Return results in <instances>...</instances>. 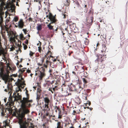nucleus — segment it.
<instances>
[{"label":"nucleus","instance_id":"63","mask_svg":"<svg viewBox=\"0 0 128 128\" xmlns=\"http://www.w3.org/2000/svg\"><path fill=\"white\" fill-rule=\"evenodd\" d=\"M70 124V123H68H68H66V124L65 125V126L66 127L69 124Z\"/></svg>","mask_w":128,"mask_h":128},{"label":"nucleus","instance_id":"35","mask_svg":"<svg viewBox=\"0 0 128 128\" xmlns=\"http://www.w3.org/2000/svg\"><path fill=\"white\" fill-rule=\"evenodd\" d=\"M4 124L5 125H4L3 126H1V124L0 125V128H4V127L5 128L6 127V126L7 124V123L6 122H4Z\"/></svg>","mask_w":128,"mask_h":128},{"label":"nucleus","instance_id":"50","mask_svg":"<svg viewBox=\"0 0 128 128\" xmlns=\"http://www.w3.org/2000/svg\"><path fill=\"white\" fill-rule=\"evenodd\" d=\"M66 23H67V24H68L69 23H72V21L71 20H68L67 21Z\"/></svg>","mask_w":128,"mask_h":128},{"label":"nucleus","instance_id":"36","mask_svg":"<svg viewBox=\"0 0 128 128\" xmlns=\"http://www.w3.org/2000/svg\"><path fill=\"white\" fill-rule=\"evenodd\" d=\"M58 29V28L57 26H55L54 28V27L52 30L54 32L55 31L56 32Z\"/></svg>","mask_w":128,"mask_h":128},{"label":"nucleus","instance_id":"44","mask_svg":"<svg viewBox=\"0 0 128 128\" xmlns=\"http://www.w3.org/2000/svg\"><path fill=\"white\" fill-rule=\"evenodd\" d=\"M18 82L19 84L20 85L21 84L22 81L20 80V79H18Z\"/></svg>","mask_w":128,"mask_h":128},{"label":"nucleus","instance_id":"10","mask_svg":"<svg viewBox=\"0 0 128 128\" xmlns=\"http://www.w3.org/2000/svg\"><path fill=\"white\" fill-rule=\"evenodd\" d=\"M5 26V28H6V30L7 32V33H8V35L9 36V37H10H10L14 36H15L14 33L12 31L10 30V31H9L8 30V28H7L6 26Z\"/></svg>","mask_w":128,"mask_h":128},{"label":"nucleus","instance_id":"45","mask_svg":"<svg viewBox=\"0 0 128 128\" xmlns=\"http://www.w3.org/2000/svg\"><path fill=\"white\" fill-rule=\"evenodd\" d=\"M7 88H8V89H5L4 91L6 92H8L9 91V90L10 89V88H9V87L8 85L7 86Z\"/></svg>","mask_w":128,"mask_h":128},{"label":"nucleus","instance_id":"27","mask_svg":"<svg viewBox=\"0 0 128 128\" xmlns=\"http://www.w3.org/2000/svg\"><path fill=\"white\" fill-rule=\"evenodd\" d=\"M36 28L38 31L41 30L42 28V25L40 24H38Z\"/></svg>","mask_w":128,"mask_h":128},{"label":"nucleus","instance_id":"11","mask_svg":"<svg viewBox=\"0 0 128 128\" xmlns=\"http://www.w3.org/2000/svg\"><path fill=\"white\" fill-rule=\"evenodd\" d=\"M24 23L23 20L20 19L18 22V27L21 28H22L24 26Z\"/></svg>","mask_w":128,"mask_h":128},{"label":"nucleus","instance_id":"30","mask_svg":"<svg viewBox=\"0 0 128 128\" xmlns=\"http://www.w3.org/2000/svg\"><path fill=\"white\" fill-rule=\"evenodd\" d=\"M89 42V40L87 38H86L84 40V43L86 45H88Z\"/></svg>","mask_w":128,"mask_h":128},{"label":"nucleus","instance_id":"49","mask_svg":"<svg viewBox=\"0 0 128 128\" xmlns=\"http://www.w3.org/2000/svg\"><path fill=\"white\" fill-rule=\"evenodd\" d=\"M18 20V18L17 17H15L14 18V20L15 22H16Z\"/></svg>","mask_w":128,"mask_h":128},{"label":"nucleus","instance_id":"56","mask_svg":"<svg viewBox=\"0 0 128 128\" xmlns=\"http://www.w3.org/2000/svg\"><path fill=\"white\" fill-rule=\"evenodd\" d=\"M48 90L49 91H50L52 92V93H53L54 92H53L52 90V88H49Z\"/></svg>","mask_w":128,"mask_h":128},{"label":"nucleus","instance_id":"18","mask_svg":"<svg viewBox=\"0 0 128 128\" xmlns=\"http://www.w3.org/2000/svg\"><path fill=\"white\" fill-rule=\"evenodd\" d=\"M79 88L80 90V91L82 90L84 88V85L82 84V83H79L78 85Z\"/></svg>","mask_w":128,"mask_h":128},{"label":"nucleus","instance_id":"5","mask_svg":"<svg viewBox=\"0 0 128 128\" xmlns=\"http://www.w3.org/2000/svg\"><path fill=\"white\" fill-rule=\"evenodd\" d=\"M13 98H10L8 101L7 102L6 104V106L7 107L6 108V109L5 110V112L6 110H7L9 112H12V106L14 104V102L13 100Z\"/></svg>","mask_w":128,"mask_h":128},{"label":"nucleus","instance_id":"12","mask_svg":"<svg viewBox=\"0 0 128 128\" xmlns=\"http://www.w3.org/2000/svg\"><path fill=\"white\" fill-rule=\"evenodd\" d=\"M55 79L56 80H54L55 83H56V85H59L60 84V80H61L60 77L59 76H57L56 78Z\"/></svg>","mask_w":128,"mask_h":128},{"label":"nucleus","instance_id":"55","mask_svg":"<svg viewBox=\"0 0 128 128\" xmlns=\"http://www.w3.org/2000/svg\"><path fill=\"white\" fill-rule=\"evenodd\" d=\"M83 98L84 99L86 100H87V98L86 96H82Z\"/></svg>","mask_w":128,"mask_h":128},{"label":"nucleus","instance_id":"61","mask_svg":"<svg viewBox=\"0 0 128 128\" xmlns=\"http://www.w3.org/2000/svg\"><path fill=\"white\" fill-rule=\"evenodd\" d=\"M81 70H82V72H84V68L83 67H82L81 68Z\"/></svg>","mask_w":128,"mask_h":128},{"label":"nucleus","instance_id":"52","mask_svg":"<svg viewBox=\"0 0 128 128\" xmlns=\"http://www.w3.org/2000/svg\"><path fill=\"white\" fill-rule=\"evenodd\" d=\"M22 30L24 32L25 34H26V32H28L27 30L25 29H23Z\"/></svg>","mask_w":128,"mask_h":128},{"label":"nucleus","instance_id":"54","mask_svg":"<svg viewBox=\"0 0 128 128\" xmlns=\"http://www.w3.org/2000/svg\"><path fill=\"white\" fill-rule=\"evenodd\" d=\"M60 112L59 113L58 116V118H62V115H60Z\"/></svg>","mask_w":128,"mask_h":128},{"label":"nucleus","instance_id":"53","mask_svg":"<svg viewBox=\"0 0 128 128\" xmlns=\"http://www.w3.org/2000/svg\"><path fill=\"white\" fill-rule=\"evenodd\" d=\"M1 114L2 115V116H4L5 115L4 110L2 111V112Z\"/></svg>","mask_w":128,"mask_h":128},{"label":"nucleus","instance_id":"33","mask_svg":"<svg viewBox=\"0 0 128 128\" xmlns=\"http://www.w3.org/2000/svg\"><path fill=\"white\" fill-rule=\"evenodd\" d=\"M39 42L40 43V44L39 46L38 47V51L40 52H41V51L42 50V48H41L40 47V46H41V42H40V41H39Z\"/></svg>","mask_w":128,"mask_h":128},{"label":"nucleus","instance_id":"58","mask_svg":"<svg viewBox=\"0 0 128 128\" xmlns=\"http://www.w3.org/2000/svg\"><path fill=\"white\" fill-rule=\"evenodd\" d=\"M25 43L26 44H28V40L26 39L25 42Z\"/></svg>","mask_w":128,"mask_h":128},{"label":"nucleus","instance_id":"34","mask_svg":"<svg viewBox=\"0 0 128 128\" xmlns=\"http://www.w3.org/2000/svg\"><path fill=\"white\" fill-rule=\"evenodd\" d=\"M35 54V52H33L32 51H30L29 55L30 57H32L34 54Z\"/></svg>","mask_w":128,"mask_h":128},{"label":"nucleus","instance_id":"64","mask_svg":"<svg viewBox=\"0 0 128 128\" xmlns=\"http://www.w3.org/2000/svg\"><path fill=\"white\" fill-rule=\"evenodd\" d=\"M49 113L48 112H47L45 114V116H48Z\"/></svg>","mask_w":128,"mask_h":128},{"label":"nucleus","instance_id":"22","mask_svg":"<svg viewBox=\"0 0 128 128\" xmlns=\"http://www.w3.org/2000/svg\"><path fill=\"white\" fill-rule=\"evenodd\" d=\"M48 104H44V110L48 111L50 110V108L48 106Z\"/></svg>","mask_w":128,"mask_h":128},{"label":"nucleus","instance_id":"13","mask_svg":"<svg viewBox=\"0 0 128 128\" xmlns=\"http://www.w3.org/2000/svg\"><path fill=\"white\" fill-rule=\"evenodd\" d=\"M81 78L84 84H86L88 83V78L86 76H82Z\"/></svg>","mask_w":128,"mask_h":128},{"label":"nucleus","instance_id":"62","mask_svg":"<svg viewBox=\"0 0 128 128\" xmlns=\"http://www.w3.org/2000/svg\"><path fill=\"white\" fill-rule=\"evenodd\" d=\"M88 103H87L86 104H88V105L89 106H90V105L91 104L90 102H89V101H88Z\"/></svg>","mask_w":128,"mask_h":128},{"label":"nucleus","instance_id":"14","mask_svg":"<svg viewBox=\"0 0 128 128\" xmlns=\"http://www.w3.org/2000/svg\"><path fill=\"white\" fill-rule=\"evenodd\" d=\"M74 100L75 102L78 105L80 104L82 102L81 100L78 96L75 98Z\"/></svg>","mask_w":128,"mask_h":128},{"label":"nucleus","instance_id":"23","mask_svg":"<svg viewBox=\"0 0 128 128\" xmlns=\"http://www.w3.org/2000/svg\"><path fill=\"white\" fill-rule=\"evenodd\" d=\"M26 70V68H22V69H20L19 70V72L20 74H22Z\"/></svg>","mask_w":128,"mask_h":128},{"label":"nucleus","instance_id":"47","mask_svg":"<svg viewBox=\"0 0 128 128\" xmlns=\"http://www.w3.org/2000/svg\"><path fill=\"white\" fill-rule=\"evenodd\" d=\"M75 4L76 5H77V6L78 7H79L80 6V5L79 4V3L78 2H75Z\"/></svg>","mask_w":128,"mask_h":128},{"label":"nucleus","instance_id":"8","mask_svg":"<svg viewBox=\"0 0 128 128\" xmlns=\"http://www.w3.org/2000/svg\"><path fill=\"white\" fill-rule=\"evenodd\" d=\"M49 19L50 21V23L51 24L54 23L57 21V20L56 17L53 16L52 14L50 13L49 16Z\"/></svg>","mask_w":128,"mask_h":128},{"label":"nucleus","instance_id":"19","mask_svg":"<svg viewBox=\"0 0 128 128\" xmlns=\"http://www.w3.org/2000/svg\"><path fill=\"white\" fill-rule=\"evenodd\" d=\"M3 22V18L2 16L0 17V27L2 30L3 29V26H2V22Z\"/></svg>","mask_w":128,"mask_h":128},{"label":"nucleus","instance_id":"48","mask_svg":"<svg viewBox=\"0 0 128 128\" xmlns=\"http://www.w3.org/2000/svg\"><path fill=\"white\" fill-rule=\"evenodd\" d=\"M40 99V96L38 95L37 94V97L36 98V99L37 100V101H38Z\"/></svg>","mask_w":128,"mask_h":128},{"label":"nucleus","instance_id":"32","mask_svg":"<svg viewBox=\"0 0 128 128\" xmlns=\"http://www.w3.org/2000/svg\"><path fill=\"white\" fill-rule=\"evenodd\" d=\"M86 108H87L88 109L89 108H90L88 106L87 107H85L84 106L82 107L80 109V110H80V112H82V109H85Z\"/></svg>","mask_w":128,"mask_h":128},{"label":"nucleus","instance_id":"28","mask_svg":"<svg viewBox=\"0 0 128 128\" xmlns=\"http://www.w3.org/2000/svg\"><path fill=\"white\" fill-rule=\"evenodd\" d=\"M62 16H63V17L64 19H65L66 18L67 16H68V14L66 12H62Z\"/></svg>","mask_w":128,"mask_h":128},{"label":"nucleus","instance_id":"4","mask_svg":"<svg viewBox=\"0 0 128 128\" xmlns=\"http://www.w3.org/2000/svg\"><path fill=\"white\" fill-rule=\"evenodd\" d=\"M36 72H38V76L40 81L42 80L43 78L46 76L45 69L43 67L39 68L38 70L36 71Z\"/></svg>","mask_w":128,"mask_h":128},{"label":"nucleus","instance_id":"29","mask_svg":"<svg viewBox=\"0 0 128 128\" xmlns=\"http://www.w3.org/2000/svg\"><path fill=\"white\" fill-rule=\"evenodd\" d=\"M62 33L63 35H64L65 33H67L68 32V31L67 29L66 28H65V30H62Z\"/></svg>","mask_w":128,"mask_h":128},{"label":"nucleus","instance_id":"3","mask_svg":"<svg viewBox=\"0 0 128 128\" xmlns=\"http://www.w3.org/2000/svg\"><path fill=\"white\" fill-rule=\"evenodd\" d=\"M20 91V92L22 91L20 88L18 87L16 88V90L13 94V97L14 98V101H18L22 99L21 94L18 92Z\"/></svg>","mask_w":128,"mask_h":128},{"label":"nucleus","instance_id":"42","mask_svg":"<svg viewBox=\"0 0 128 128\" xmlns=\"http://www.w3.org/2000/svg\"><path fill=\"white\" fill-rule=\"evenodd\" d=\"M57 61H58L59 63H61V62L59 60L55 59L53 60V61L54 62H56Z\"/></svg>","mask_w":128,"mask_h":128},{"label":"nucleus","instance_id":"1","mask_svg":"<svg viewBox=\"0 0 128 128\" xmlns=\"http://www.w3.org/2000/svg\"><path fill=\"white\" fill-rule=\"evenodd\" d=\"M26 97H23L20 100L22 109L20 112L18 114V122L20 126L19 128H29V123L31 120V119L27 118V120L24 117L25 115L28 114L30 112L29 110L26 107H30L31 104L33 102L32 100H29L30 96L29 94H26Z\"/></svg>","mask_w":128,"mask_h":128},{"label":"nucleus","instance_id":"57","mask_svg":"<svg viewBox=\"0 0 128 128\" xmlns=\"http://www.w3.org/2000/svg\"><path fill=\"white\" fill-rule=\"evenodd\" d=\"M26 72L28 73H29L31 72V71L30 70H29L28 68L26 70Z\"/></svg>","mask_w":128,"mask_h":128},{"label":"nucleus","instance_id":"9","mask_svg":"<svg viewBox=\"0 0 128 128\" xmlns=\"http://www.w3.org/2000/svg\"><path fill=\"white\" fill-rule=\"evenodd\" d=\"M106 44L105 42H103L102 43V48L101 50L102 52V53H104L106 51V50L107 48L106 47Z\"/></svg>","mask_w":128,"mask_h":128},{"label":"nucleus","instance_id":"20","mask_svg":"<svg viewBox=\"0 0 128 128\" xmlns=\"http://www.w3.org/2000/svg\"><path fill=\"white\" fill-rule=\"evenodd\" d=\"M56 128H63V125L61 124L60 122H58L57 124Z\"/></svg>","mask_w":128,"mask_h":128},{"label":"nucleus","instance_id":"37","mask_svg":"<svg viewBox=\"0 0 128 128\" xmlns=\"http://www.w3.org/2000/svg\"><path fill=\"white\" fill-rule=\"evenodd\" d=\"M65 78L66 79L68 78L69 77V74L68 73H65Z\"/></svg>","mask_w":128,"mask_h":128},{"label":"nucleus","instance_id":"2","mask_svg":"<svg viewBox=\"0 0 128 128\" xmlns=\"http://www.w3.org/2000/svg\"><path fill=\"white\" fill-rule=\"evenodd\" d=\"M50 57L47 55H45L42 58L41 60L42 63H38V64L40 66H42L43 64L44 66L46 68H47L50 64L51 67L54 68V66H52V65L50 61Z\"/></svg>","mask_w":128,"mask_h":128},{"label":"nucleus","instance_id":"43","mask_svg":"<svg viewBox=\"0 0 128 128\" xmlns=\"http://www.w3.org/2000/svg\"><path fill=\"white\" fill-rule=\"evenodd\" d=\"M84 7L85 8V10L84 11V12H86L88 11V8L87 7V5H85L84 6Z\"/></svg>","mask_w":128,"mask_h":128},{"label":"nucleus","instance_id":"38","mask_svg":"<svg viewBox=\"0 0 128 128\" xmlns=\"http://www.w3.org/2000/svg\"><path fill=\"white\" fill-rule=\"evenodd\" d=\"M51 84V82L49 81H48L46 82V86H47L48 87Z\"/></svg>","mask_w":128,"mask_h":128},{"label":"nucleus","instance_id":"51","mask_svg":"<svg viewBox=\"0 0 128 128\" xmlns=\"http://www.w3.org/2000/svg\"><path fill=\"white\" fill-rule=\"evenodd\" d=\"M7 66L9 68V70H10V71H12V69L10 66H9V64L8 63L7 64Z\"/></svg>","mask_w":128,"mask_h":128},{"label":"nucleus","instance_id":"39","mask_svg":"<svg viewBox=\"0 0 128 128\" xmlns=\"http://www.w3.org/2000/svg\"><path fill=\"white\" fill-rule=\"evenodd\" d=\"M54 86L55 85L53 86V87L52 86V89L54 92L56 90H57L58 89V88H56V87L55 86Z\"/></svg>","mask_w":128,"mask_h":128},{"label":"nucleus","instance_id":"40","mask_svg":"<svg viewBox=\"0 0 128 128\" xmlns=\"http://www.w3.org/2000/svg\"><path fill=\"white\" fill-rule=\"evenodd\" d=\"M55 109H56V110H58L59 111V112H60V113L61 112V110L59 108V107H58L57 106H56L55 107Z\"/></svg>","mask_w":128,"mask_h":128},{"label":"nucleus","instance_id":"16","mask_svg":"<svg viewBox=\"0 0 128 128\" xmlns=\"http://www.w3.org/2000/svg\"><path fill=\"white\" fill-rule=\"evenodd\" d=\"M66 82L65 81H64V83L62 84V85L61 86V90L62 91H64L65 90V88L64 87L65 86H66L67 85V84H66V82Z\"/></svg>","mask_w":128,"mask_h":128},{"label":"nucleus","instance_id":"41","mask_svg":"<svg viewBox=\"0 0 128 128\" xmlns=\"http://www.w3.org/2000/svg\"><path fill=\"white\" fill-rule=\"evenodd\" d=\"M23 45L24 46L23 47H24V50H26L28 48L27 46L26 45L24 44H23Z\"/></svg>","mask_w":128,"mask_h":128},{"label":"nucleus","instance_id":"15","mask_svg":"<svg viewBox=\"0 0 128 128\" xmlns=\"http://www.w3.org/2000/svg\"><path fill=\"white\" fill-rule=\"evenodd\" d=\"M70 90L71 91L78 92V91L77 90L75 86L72 84L70 86Z\"/></svg>","mask_w":128,"mask_h":128},{"label":"nucleus","instance_id":"21","mask_svg":"<svg viewBox=\"0 0 128 128\" xmlns=\"http://www.w3.org/2000/svg\"><path fill=\"white\" fill-rule=\"evenodd\" d=\"M15 38H16L15 36H13L10 37L9 38L11 42H15Z\"/></svg>","mask_w":128,"mask_h":128},{"label":"nucleus","instance_id":"59","mask_svg":"<svg viewBox=\"0 0 128 128\" xmlns=\"http://www.w3.org/2000/svg\"><path fill=\"white\" fill-rule=\"evenodd\" d=\"M76 111L74 110L73 112L72 113V114L73 115H75V114L76 113Z\"/></svg>","mask_w":128,"mask_h":128},{"label":"nucleus","instance_id":"60","mask_svg":"<svg viewBox=\"0 0 128 128\" xmlns=\"http://www.w3.org/2000/svg\"><path fill=\"white\" fill-rule=\"evenodd\" d=\"M34 1H36V2H38L40 4H41L40 1L39 0H34Z\"/></svg>","mask_w":128,"mask_h":128},{"label":"nucleus","instance_id":"25","mask_svg":"<svg viewBox=\"0 0 128 128\" xmlns=\"http://www.w3.org/2000/svg\"><path fill=\"white\" fill-rule=\"evenodd\" d=\"M54 81H52L51 82V84L52 85V87H53V86L55 85V86L56 87V88H59L58 86L59 85H56V83H55Z\"/></svg>","mask_w":128,"mask_h":128},{"label":"nucleus","instance_id":"17","mask_svg":"<svg viewBox=\"0 0 128 128\" xmlns=\"http://www.w3.org/2000/svg\"><path fill=\"white\" fill-rule=\"evenodd\" d=\"M44 101L45 102V104H49L50 102V100L47 97H45L44 98Z\"/></svg>","mask_w":128,"mask_h":128},{"label":"nucleus","instance_id":"46","mask_svg":"<svg viewBox=\"0 0 128 128\" xmlns=\"http://www.w3.org/2000/svg\"><path fill=\"white\" fill-rule=\"evenodd\" d=\"M27 20L29 22H32V18L31 17H30L28 19H27Z\"/></svg>","mask_w":128,"mask_h":128},{"label":"nucleus","instance_id":"6","mask_svg":"<svg viewBox=\"0 0 128 128\" xmlns=\"http://www.w3.org/2000/svg\"><path fill=\"white\" fill-rule=\"evenodd\" d=\"M10 71L8 70H6V74H2L1 76L2 80L5 81L6 82H9L10 80V78L9 76V74L10 73Z\"/></svg>","mask_w":128,"mask_h":128},{"label":"nucleus","instance_id":"26","mask_svg":"<svg viewBox=\"0 0 128 128\" xmlns=\"http://www.w3.org/2000/svg\"><path fill=\"white\" fill-rule=\"evenodd\" d=\"M52 24L51 23H50V24H48L47 25V27L48 28V29L50 30H52L53 28H54L53 26L51 25V24Z\"/></svg>","mask_w":128,"mask_h":128},{"label":"nucleus","instance_id":"31","mask_svg":"<svg viewBox=\"0 0 128 128\" xmlns=\"http://www.w3.org/2000/svg\"><path fill=\"white\" fill-rule=\"evenodd\" d=\"M20 38L21 40H24L26 39V38L24 37V35L22 33L20 34Z\"/></svg>","mask_w":128,"mask_h":128},{"label":"nucleus","instance_id":"24","mask_svg":"<svg viewBox=\"0 0 128 128\" xmlns=\"http://www.w3.org/2000/svg\"><path fill=\"white\" fill-rule=\"evenodd\" d=\"M70 0H66L64 2V5L66 6H69L70 4Z\"/></svg>","mask_w":128,"mask_h":128},{"label":"nucleus","instance_id":"7","mask_svg":"<svg viewBox=\"0 0 128 128\" xmlns=\"http://www.w3.org/2000/svg\"><path fill=\"white\" fill-rule=\"evenodd\" d=\"M96 56L97 57V58L95 60L96 62H102L104 60V59H105V58H104V55H102L101 54H99L98 55L97 54Z\"/></svg>","mask_w":128,"mask_h":128}]
</instances>
